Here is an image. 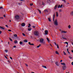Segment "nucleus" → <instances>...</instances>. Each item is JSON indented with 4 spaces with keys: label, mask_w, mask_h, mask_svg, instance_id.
<instances>
[{
    "label": "nucleus",
    "mask_w": 73,
    "mask_h": 73,
    "mask_svg": "<svg viewBox=\"0 0 73 73\" xmlns=\"http://www.w3.org/2000/svg\"><path fill=\"white\" fill-rule=\"evenodd\" d=\"M17 34H14V37H17Z\"/></svg>",
    "instance_id": "obj_29"
},
{
    "label": "nucleus",
    "mask_w": 73,
    "mask_h": 73,
    "mask_svg": "<svg viewBox=\"0 0 73 73\" xmlns=\"http://www.w3.org/2000/svg\"><path fill=\"white\" fill-rule=\"evenodd\" d=\"M64 44H67V45H68V42H65L64 43Z\"/></svg>",
    "instance_id": "obj_31"
},
{
    "label": "nucleus",
    "mask_w": 73,
    "mask_h": 73,
    "mask_svg": "<svg viewBox=\"0 0 73 73\" xmlns=\"http://www.w3.org/2000/svg\"><path fill=\"white\" fill-rule=\"evenodd\" d=\"M25 65H26L27 66H28V65L27 64H25Z\"/></svg>",
    "instance_id": "obj_49"
},
{
    "label": "nucleus",
    "mask_w": 73,
    "mask_h": 73,
    "mask_svg": "<svg viewBox=\"0 0 73 73\" xmlns=\"http://www.w3.org/2000/svg\"><path fill=\"white\" fill-rule=\"evenodd\" d=\"M61 33H66V31H61Z\"/></svg>",
    "instance_id": "obj_9"
},
{
    "label": "nucleus",
    "mask_w": 73,
    "mask_h": 73,
    "mask_svg": "<svg viewBox=\"0 0 73 73\" xmlns=\"http://www.w3.org/2000/svg\"><path fill=\"white\" fill-rule=\"evenodd\" d=\"M34 33L35 35L36 36H38V35H39L38 31H34Z\"/></svg>",
    "instance_id": "obj_3"
},
{
    "label": "nucleus",
    "mask_w": 73,
    "mask_h": 73,
    "mask_svg": "<svg viewBox=\"0 0 73 73\" xmlns=\"http://www.w3.org/2000/svg\"><path fill=\"white\" fill-rule=\"evenodd\" d=\"M57 7H58V5H55L54 7V9H56V8H57Z\"/></svg>",
    "instance_id": "obj_13"
},
{
    "label": "nucleus",
    "mask_w": 73,
    "mask_h": 73,
    "mask_svg": "<svg viewBox=\"0 0 73 73\" xmlns=\"http://www.w3.org/2000/svg\"><path fill=\"white\" fill-rule=\"evenodd\" d=\"M5 58H6V59H8V58H7V57L6 56H5Z\"/></svg>",
    "instance_id": "obj_43"
},
{
    "label": "nucleus",
    "mask_w": 73,
    "mask_h": 73,
    "mask_svg": "<svg viewBox=\"0 0 73 73\" xmlns=\"http://www.w3.org/2000/svg\"><path fill=\"white\" fill-rule=\"evenodd\" d=\"M30 5H31V6H32V5H33V4L32 3H30Z\"/></svg>",
    "instance_id": "obj_30"
},
{
    "label": "nucleus",
    "mask_w": 73,
    "mask_h": 73,
    "mask_svg": "<svg viewBox=\"0 0 73 73\" xmlns=\"http://www.w3.org/2000/svg\"><path fill=\"white\" fill-rule=\"evenodd\" d=\"M15 18L16 19L18 20V19H20V17L19 15H16L15 16Z\"/></svg>",
    "instance_id": "obj_4"
},
{
    "label": "nucleus",
    "mask_w": 73,
    "mask_h": 73,
    "mask_svg": "<svg viewBox=\"0 0 73 73\" xmlns=\"http://www.w3.org/2000/svg\"><path fill=\"white\" fill-rule=\"evenodd\" d=\"M8 62H9V63H11V62H10V61L9 60H8Z\"/></svg>",
    "instance_id": "obj_55"
},
{
    "label": "nucleus",
    "mask_w": 73,
    "mask_h": 73,
    "mask_svg": "<svg viewBox=\"0 0 73 73\" xmlns=\"http://www.w3.org/2000/svg\"><path fill=\"white\" fill-rule=\"evenodd\" d=\"M42 5H45V3H44L43 2H42Z\"/></svg>",
    "instance_id": "obj_38"
},
{
    "label": "nucleus",
    "mask_w": 73,
    "mask_h": 73,
    "mask_svg": "<svg viewBox=\"0 0 73 73\" xmlns=\"http://www.w3.org/2000/svg\"><path fill=\"white\" fill-rule=\"evenodd\" d=\"M8 31H9V32H11V31H11V30H8Z\"/></svg>",
    "instance_id": "obj_44"
},
{
    "label": "nucleus",
    "mask_w": 73,
    "mask_h": 73,
    "mask_svg": "<svg viewBox=\"0 0 73 73\" xmlns=\"http://www.w3.org/2000/svg\"><path fill=\"white\" fill-rule=\"evenodd\" d=\"M13 48H16V46H13Z\"/></svg>",
    "instance_id": "obj_54"
},
{
    "label": "nucleus",
    "mask_w": 73,
    "mask_h": 73,
    "mask_svg": "<svg viewBox=\"0 0 73 73\" xmlns=\"http://www.w3.org/2000/svg\"><path fill=\"white\" fill-rule=\"evenodd\" d=\"M21 26L22 27H25V23H23L21 24Z\"/></svg>",
    "instance_id": "obj_8"
},
{
    "label": "nucleus",
    "mask_w": 73,
    "mask_h": 73,
    "mask_svg": "<svg viewBox=\"0 0 73 73\" xmlns=\"http://www.w3.org/2000/svg\"><path fill=\"white\" fill-rule=\"evenodd\" d=\"M42 67H43V68H45L46 69V67L44 66H42Z\"/></svg>",
    "instance_id": "obj_24"
},
{
    "label": "nucleus",
    "mask_w": 73,
    "mask_h": 73,
    "mask_svg": "<svg viewBox=\"0 0 73 73\" xmlns=\"http://www.w3.org/2000/svg\"><path fill=\"white\" fill-rule=\"evenodd\" d=\"M29 45H34V44L33 43L31 44V42H29Z\"/></svg>",
    "instance_id": "obj_12"
},
{
    "label": "nucleus",
    "mask_w": 73,
    "mask_h": 73,
    "mask_svg": "<svg viewBox=\"0 0 73 73\" xmlns=\"http://www.w3.org/2000/svg\"><path fill=\"white\" fill-rule=\"evenodd\" d=\"M50 45L51 46H52V47H53V46H52V44H50Z\"/></svg>",
    "instance_id": "obj_58"
},
{
    "label": "nucleus",
    "mask_w": 73,
    "mask_h": 73,
    "mask_svg": "<svg viewBox=\"0 0 73 73\" xmlns=\"http://www.w3.org/2000/svg\"><path fill=\"white\" fill-rule=\"evenodd\" d=\"M68 28L69 29H70V28H71V26H70V25H69L68 26Z\"/></svg>",
    "instance_id": "obj_26"
},
{
    "label": "nucleus",
    "mask_w": 73,
    "mask_h": 73,
    "mask_svg": "<svg viewBox=\"0 0 73 73\" xmlns=\"http://www.w3.org/2000/svg\"><path fill=\"white\" fill-rule=\"evenodd\" d=\"M3 9V7H0V9Z\"/></svg>",
    "instance_id": "obj_46"
},
{
    "label": "nucleus",
    "mask_w": 73,
    "mask_h": 73,
    "mask_svg": "<svg viewBox=\"0 0 73 73\" xmlns=\"http://www.w3.org/2000/svg\"><path fill=\"white\" fill-rule=\"evenodd\" d=\"M71 64H72V65H73V62H72Z\"/></svg>",
    "instance_id": "obj_56"
},
{
    "label": "nucleus",
    "mask_w": 73,
    "mask_h": 73,
    "mask_svg": "<svg viewBox=\"0 0 73 73\" xmlns=\"http://www.w3.org/2000/svg\"><path fill=\"white\" fill-rule=\"evenodd\" d=\"M62 5H61V6H60V8H62Z\"/></svg>",
    "instance_id": "obj_42"
},
{
    "label": "nucleus",
    "mask_w": 73,
    "mask_h": 73,
    "mask_svg": "<svg viewBox=\"0 0 73 73\" xmlns=\"http://www.w3.org/2000/svg\"><path fill=\"white\" fill-rule=\"evenodd\" d=\"M56 16L57 17H58V12H56Z\"/></svg>",
    "instance_id": "obj_14"
},
{
    "label": "nucleus",
    "mask_w": 73,
    "mask_h": 73,
    "mask_svg": "<svg viewBox=\"0 0 73 73\" xmlns=\"http://www.w3.org/2000/svg\"><path fill=\"white\" fill-rule=\"evenodd\" d=\"M29 26H28V27H31V24H29Z\"/></svg>",
    "instance_id": "obj_33"
},
{
    "label": "nucleus",
    "mask_w": 73,
    "mask_h": 73,
    "mask_svg": "<svg viewBox=\"0 0 73 73\" xmlns=\"http://www.w3.org/2000/svg\"><path fill=\"white\" fill-rule=\"evenodd\" d=\"M0 28L2 29H3V30H4V29H5V27H3L0 26Z\"/></svg>",
    "instance_id": "obj_11"
},
{
    "label": "nucleus",
    "mask_w": 73,
    "mask_h": 73,
    "mask_svg": "<svg viewBox=\"0 0 73 73\" xmlns=\"http://www.w3.org/2000/svg\"><path fill=\"white\" fill-rule=\"evenodd\" d=\"M4 17H5V15H4L3 16Z\"/></svg>",
    "instance_id": "obj_57"
},
{
    "label": "nucleus",
    "mask_w": 73,
    "mask_h": 73,
    "mask_svg": "<svg viewBox=\"0 0 73 73\" xmlns=\"http://www.w3.org/2000/svg\"><path fill=\"white\" fill-rule=\"evenodd\" d=\"M54 18H55V13H54L53 15V21H54V25H56V26H57V25H58V22H57V19H56L55 21H54Z\"/></svg>",
    "instance_id": "obj_1"
},
{
    "label": "nucleus",
    "mask_w": 73,
    "mask_h": 73,
    "mask_svg": "<svg viewBox=\"0 0 73 73\" xmlns=\"http://www.w3.org/2000/svg\"><path fill=\"white\" fill-rule=\"evenodd\" d=\"M9 38L11 41H12V40L11 38Z\"/></svg>",
    "instance_id": "obj_36"
},
{
    "label": "nucleus",
    "mask_w": 73,
    "mask_h": 73,
    "mask_svg": "<svg viewBox=\"0 0 73 73\" xmlns=\"http://www.w3.org/2000/svg\"><path fill=\"white\" fill-rule=\"evenodd\" d=\"M27 29L29 31H31V29H32L30 27V28H28Z\"/></svg>",
    "instance_id": "obj_15"
},
{
    "label": "nucleus",
    "mask_w": 73,
    "mask_h": 73,
    "mask_svg": "<svg viewBox=\"0 0 73 73\" xmlns=\"http://www.w3.org/2000/svg\"><path fill=\"white\" fill-rule=\"evenodd\" d=\"M21 1H23L24 0H20Z\"/></svg>",
    "instance_id": "obj_64"
},
{
    "label": "nucleus",
    "mask_w": 73,
    "mask_h": 73,
    "mask_svg": "<svg viewBox=\"0 0 73 73\" xmlns=\"http://www.w3.org/2000/svg\"><path fill=\"white\" fill-rule=\"evenodd\" d=\"M33 28H35L36 27L35 26H33Z\"/></svg>",
    "instance_id": "obj_53"
},
{
    "label": "nucleus",
    "mask_w": 73,
    "mask_h": 73,
    "mask_svg": "<svg viewBox=\"0 0 73 73\" xmlns=\"http://www.w3.org/2000/svg\"><path fill=\"white\" fill-rule=\"evenodd\" d=\"M5 51L6 52V53H7V52H8V50H5Z\"/></svg>",
    "instance_id": "obj_35"
},
{
    "label": "nucleus",
    "mask_w": 73,
    "mask_h": 73,
    "mask_svg": "<svg viewBox=\"0 0 73 73\" xmlns=\"http://www.w3.org/2000/svg\"><path fill=\"white\" fill-rule=\"evenodd\" d=\"M19 44L20 45H22V44H23V42L20 41Z\"/></svg>",
    "instance_id": "obj_22"
},
{
    "label": "nucleus",
    "mask_w": 73,
    "mask_h": 73,
    "mask_svg": "<svg viewBox=\"0 0 73 73\" xmlns=\"http://www.w3.org/2000/svg\"><path fill=\"white\" fill-rule=\"evenodd\" d=\"M37 10L38 11L40 14H41V11L38 9H37Z\"/></svg>",
    "instance_id": "obj_20"
},
{
    "label": "nucleus",
    "mask_w": 73,
    "mask_h": 73,
    "mask_svg": "<svg viewBox=\"0 0 73 73\" xmlns=\"http://www.w3.org/2000/svg\"><path fill=\"white\" fill-rule=\"evenodd\" d=\"M47 40L48 42H50V41L49 40V38H47Z\"/></svg>",
    "instance_id": "obj_18"
},
{
    "label": "nucleus",
    "mask_w": 73,
    "mask_h": 73,
    "mask_svg": "<svg viewBox=\"0 0 73 73\" xmlns=\"http://www.w3.org/2000/svg\"><path fill=\"white\" fill-rule=\"evenodd\" d=\"M67 46H68V45L67 44L66 46V47H67Z\"/></svg>",
    "instance_id": "obj_63"
},
{
    "label": "nucleus",
    "mask_w": 73,
    "mask_h": 73,
    "mask_svg": "<svg viewBox=\"0 0 73 73\" xmlns=\"http://www.w3.org/2000/svg\"><path fill=\"white\" fill-rule=\"evenodd\" d=\"M70 14L71 16H73V11L71 12L70 13Z\"/></svg>",
    "instance_id": "obj_10"
},
{
    "label": "nucleus",
    "mask_w": 73,
    "mask_h": 73,
    "mask_svg": "<svg viewBox=\"0 0 73 73\" xmlns=\"http://www.w3.org/2000/svg\"><path fill=\"white\" fill-rule=\"evenodd\" d=\"M8 44L9 45V42H8Z\"/></svg>",
    "instance_id": "obj_60"
},
{
    "label": "nucleus",
    "mask_w": 73,
    "mask_h": 73,
    "mask_svg": "<svg viewBox=\"0 0 73 73\" xmlns=\"http://www.w3.org/2000/svg\"><path fill=\"white\" fill-rule=\"evenodd\" d=\"M44 11V12H48V10H47V9H45V10Z\"/></svg>",
    "instance_id": "obj_23"
},
{
    "label": "nucleus",
    "mask_w": 73,
    "mask_h": 73,
    "mask_svg": "<svg viewBox=\"0 0 73 73\" xmlns=\"http://www.w3.org/2000/svg\"><path fill=\"white\" fill-rule=\"evenodd\" d=\"M61 11H62L61 9L59 10V12H61Z\"/></svg>",
    "instance_id": "obj_52"
},
{
    "label": "nucleus",
    "mask_w": 73,
    "mask_h": 73,
    "mask_svg": "<svg viewBox=\"0 0 73 73\" xmlns=\"http://www.w3.org/2000/svg\"><path fill=\"white\" fill-rule=\"evenodd\" d=\"M66 66H63L62 67V69L63 70H65L66 69Z\"/></svg>",
    "instance_id": "obj_5"
},
{
    "label": "nucleus",
    "mask_w": 73,
    "mask_h": 73,
    "mask_svg": "<svg viewBox=\"0 0 73 73\" xmlns=\"http://www.w3.org/2000/svg\"><path fill=\"white\" fill-rule=\"evenodd\" d=\"M48 21H50V22L51 21V19H50V17L48 18Z\"/></svg>",
    "instance_id": "obj_17"
},
{
    "label": "nucleus",
    "mask_w": 73,
    "mask_h": 73,
    "mask_svg": "<svg viewBox=\"0 0 73 73\" xmlns=\"http://www.w3.org/2000/svg\"><path fill=\"white\" fill-rule=\"evenodd\" d=\"M17 40H15L14 41V43H15V44H16V43H17Z\"/></svg>",
    "instance_id": "obj_25"
},
{
    "label": "nucleus",
    "mask_w": 73,
    "mask_h": 73,
    "mask_svg": "<svg viewBox=\"0 0 73 73\" xmlns=\"http://www.w3.org/2000/svg\"><path fill=\"white\" fill-rule=\"evenodd\" d=\"M61 65H64V66H65V63H61Z\"/></svg>",
    "instance_id": "obj_16"
},
{
    "label": "nucleus",
    "mask_w": 73,
    "mask_h": 73,
    "mask_svg": "<svg viewBox=\"0 0 73 73\" xmlns=\"http://www.w3.org/2000/svg\"><path fill=\"white\" fill-rule=\"evenodd\" d=\"M62 60H60V62H62Z\"/></svg>",
    "instance_id": "obj_61"
},
{
    "label": "nucleus",
    "mask_w": 73,
    "mask_h": 73,
    "mask_svg": "<svg viewBox=\"0 0 73 73\" xmlns=\"http://www.w3.org/2000/svg\"><path fill=\"white\" fill-rule=\"evenodd\" d=\"M22 35H23V36H25V34L24 33H23Z\"/></svg>",
    "instance_id": "obj_39"
},
{
    "label": "nucleus",
    "mask_w": 73,
    "mask_h": 73,
    "mask_svg": "<svg viewBox=\"0 0 73 73\" xmlns=\"http://www.w3.org/2000/svg\"><path fill=\"white\" fill-rule=\"evenodd\" d=\"M41 44H39L38 46H37V48H38L39 47H40V46H41Z\"/></svg>",
    "instance_id": "obj_21"
},
{
    "label": "nucleus",
    "mask_w": 73,
    "mask_h": 73,
    "mask_svg": "<svg viewBox=\"0 0 73 73\" xmlns=\"http://www.w3.org/2000/svg\"><path fill=\"white\" fill-rule=\"evenodd\" d=\"M0 19H3V17H0Z\"/></svg>",
    "instance_id": "obj_51"
},
{
    "label": "nucleus",
    "mask_w": 73,
    "mask_h": 73,
    "mask_svg": "<svg viewBox=\"0 0 73 73\" xmlns=\"http://www.w3.org/2000/svg\"><path fill=\"white\" fill-rule=\"evenodd\" d=\"M62 38H63L64 39H65V40H67V39H66V38H64V37H62Z\"/></svg>",
    "instance_id": "obj_32"
},
{
    "label": "nucleus",
    "mask_w": 73,
    "mask_h": 73,
    "mask_svg": "<svg viewBox=\"0 0 73 73\" xmlns=\"http://www.w3.org/2000/svg\"><path fill=\"white\" fill-rule=\"evenodd\" d=\"M44 33L45 35H48V30H45L44 31Z\"/></svg>",
    "instance_id": "obj_7"
},
{
    "label": "nucleus",
    "mask_w": 73,
    "mask_h": 73,
    "mask_svg": "<svg viewBox=\"0 0 73 73\" xmlns=\"http://www.w3.org/2000/svg\"><path fill=\"white\" fill-rule=\"evenodd\" d=\"M55 64L57 66H59V64H58V62H55Z\"/></svg>",
    "instance_id": "obj_6"
},
{
    "label": "nucleus",
    "mask_w": 73,
    "mask_h": 73,
    "mask_svg": "<svg viewBox=\"0 0 73 73\" xmlns=\"http://www.w3.org/2000/svg\"><path fill=\"white\" fill-rule=\"evenodd\" d=\"M58 8H60V5H59L58 6Z\"/></svg>",
    "instance_id": "obj_37"
},
{
    "label": "nucleus",
    "mask_w": 73,
    "mask_h": 73,
    "mask_svg": "<svg viewBox=\"0 0 73 73\" xmlns=\"http://www.w3.org/2000/svg\"><path fill=\"white\" fill-rule=\"evenodd\" d=\"M68 53H69V54H70V52L68 51Z\"/></svg>",
    "instance_id": "obj_62"
},
{
    "label": "nucleus",
    "mask_w": 73,
    "mask_h": 73,
    "mask_svg": "<svg viewBox=\"0 0 73 73\" xmlns=\"http://www.w3.org/2000/svg\"><path fill=\"white\" fill-rule=\"evenodd\" d=\"M24 41L25 42H28V40H24Z\"/></svg>",
    "instance_id": "obj_27"
},
{
    "label": "nucleus",
    "mask_w": 73,
    "mask_h": 73,
    "mask_svg": "<svg viewBox=\"0 0 73 73\" xmlns=\"http://www.w3.org/2000/svg\"><path fill=\"white\" fill-rule=\"evenodd\" d=\"M63 54L64 55H66V53H65V51H63Z\"/></svg>",
    "instance_id": "obj_28"
},
{
    "label": "nucleus",
    "mask_w": 73,
    "mask_h": 73,
    "mask_svg": "<svg viewBox=\"0 0 73 73\" xmlns=\"http://www.w3.org/2000/svg\"><path fill=\"white\" fill-rule=\"evenodd\" d=\"M69 58H70V59H72V57H70V56H69L68 57Z\"/></svg>",
    "instance_id": "obj_34"
},
{
    "label": "nucleus",
    "mask_w": 73,
    "mask_h": 73,
    "mask_svg": "<svg viewBox=\"0 0 73 73\" xmlns=\"http://www.w3.org/2000/svg\"><path fill=\"white\" fill-rule=\"evenodd\" d=\"M56 46H57V48H58V49H59V47H58V45L57 44V45Z\"/></svg>",
    "instance_id": "obj_40"
},
{
    "label": "nucleus",
    "mask_w": 73,
    "mask_h": 73,
    "mask_svg": "<svg viewBox=\"0 0 73 73\" xmlns=\"http://www.w3.org/2000/svg\"><path fill=\"white\" fill-rule=\"evenodd\" d=\"M67 50L68 52H69V51H68V48H67Z\"/></svg>",
    "instance_id": "obj_59"
},
{
    "label": "nucleus",
    "mask_w": 73,
    "mask_h": 73,
    "mask_svg": "<svg viewBox=\"0 0 73 73\" xmlns=\"http://www.w3.org/2000/svg\"><path fill=\"white\" fill-rule=\"evenodd\" d=\"M55 53H56V54H58V55H59V53H58V52L57 51L55 52Z\"/></svg>",
    "instance_id": "obj_19"
},
{
    "label": "nucleus",
    "mask_w": 73,
    "mask_h": 73,
    "mask_svg": "<svg viewBox=\"0 0 73 73\" xmlns=\"http://www.w3.org/2000/svg\"><path fill=\"white\" fill-rule=\"evenodd\" d=\"M54 44L56 45V46H57V43H56V42H54Z\"/></svg>",
    "instance_id": "obj_41"
},
{
    "label": "nucleus",
    "mask_w": 73,
    "mask_h": 73,
    "mask_svg": "<svg viewBox=\"0 0 73 73\" xmlns=\"http://www.w3.org/2000/svg\"><path fill=\"white\" fill-rule=\"evenodd\" d=\"M39 42L40 43H42L44 45L45 44V42H44V39L42 38H40L39 39Z\"/></svg>",
    "instance_id": "obj_2"
},
{
    "label": "nucleus",
    "mask_w": 73,
    "mask_h": 73,
    "mask_svg": "<svg viewBox=\"0 0 73 73\" xmlns=\"http://www.w3.org/2000/svg\"><path fill=\"white\" fill-rule=\"evenodd\" d=\"M62 1H64V3H66V2L65 1V0H62Z\"/></svg>",
    "instance_id": "obj_47"
},
{
    "label": "nucleus",
    "mask_w": 73,
    "mask_h": 73,
    "mask_svg": "<svg viewBox=\"0 0 73 73\" xmlns=\"http://www.w3.org/2000/svg\"><path fill=\"white\" fill-rule=\"evenodd\" d=\"M1 33H2V31L0 30V34H1Z\"/></svg>",
    "instance_id": "obj_48"
},
{
    "label": "nucleus",
    "mask_w": 73,
    "mask_h": 73,
    "mask_svg": "<svg viewBox=\"0 0 73 73\" xmlns=\"http://www.w3.org/2000/svg\"><path fill=\"white\" fill-rule=\"evenodd\" d=\"M10 58H11V60H12V59H13L12 58V57H10Z\"/></svg>",
    "instance_id": "obj_50"
},
{
    "label": "nucleus",
    "mask_w": 73,
    "mask_h": 73,
    "mask_svg": "<svg viewBox=\"0 0 73 73\" xmlns=\"http://www.w3.org/2000/svg\"><path fill=\"white\" fill-rule=\"evenodd\" d=\"M5 26H6V27H7V28H8V25H5Z\"/></svg>",
    "instance_id": "obj_45"
}]
</instances>
